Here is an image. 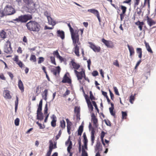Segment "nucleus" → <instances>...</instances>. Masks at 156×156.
<instances>
[{"label":"nucleus","mask_w":156,"mask_h":156,"mask_svg":"<svg viewBox=\"0 0 156 156\" xmlns=\"http://www.w3.org/2000/svg\"><path fill=\"white\" fill-rule=\"evenodd\" d=\"M144 44L146 48L148 51L151 53H153V51L151 48L149 43H147L146 41H145Z\"/></svg>","instance_id":"obj_24"},{"label":"nucleus","mask_w":156,"mask_h":156,"mask_svg":"<svg viewBox=\"0 0 156 156\" xmlns=\"http://www.w3.org/2000/svg\"><path fill=\"white\" fill-rule=\"evenodd\" d=\"M50 59H51V62L54 65H56V63L55 61V58L54 57L52 56H51L50 57Z\"/></svg>","instance_id":"obj_46"},{"label":"nucleus","mask_w":156,"mask_h":156,"mask_svg":"<svg viewBox=\"0 0 156 156\" xmlns=\"http://www.w3.org/2000/svg\"><path fill=\"white\" fill-rule=\"evenodd\" d=\"M68 26L69 28L71 34V37L74 47L73 48L74 52L76 56L79 57L80 56L79 53L80 46L81 44V43L79 41L78 34L80 30H77L74 31L70 23L68 24Z\"/></svg>","instance_id":"obj_1"},{"label":"nucleus","mask_w":156,"mask_h":156,"mask_svg":"<svg viewBox=\"0 0 156 156\" xmlns=\"http://www.w3.org/2000/svg\"><path fill=\"white\" fill-rule=\"evenodd\" d=\"M102 150V147L100 142H97L95 148V150L97 152L96 154H100Z\"/></svg>","instance_id":"obj_10"},{"label":"nucleus","mask_w":156,"mask_h":156,"mask_svg":"<svg viewBox=\"0 0 156 156\" xmlns=\"http://www.w3.org/2000/svg\"><path fill=\"white\" fill-rule=\"evenodd\" d=\"M22 40L23 42L26 44H28V40L26 36H24Z\"/></svg>","instance_id":"obj_57"},{"label":"nucleus","mask_w":156,"mask_h":156,"mask_svg":"<svg viewBox=\"0 0 156 156\" xmlns=\"http://www.w3.org/2000/svg\"><path fill=\"white\" fill-rule=\"evenodd\" d=\"M113 64L117 67H119V65L118 60H116L114 62Z\"/></svg>","instance_id":"obj_59"},{"label":"nucleus","mask_w":156,"mask_h":156,"mask_svg":"<svg viewBox=\"0 0 156 156\" xmlns=\"http://www.w3.org/2000/svg\"><path fill=\"white\" fill-rule=\"evenodd\" d=\"M48 90L47 89H45L44 90L43 95H42V97L43 98V99L45 101H46L47 100V96L48 95Z\"/></svg>","instance_id":"obj_35"},{"label":"nucleus","mask_w":156,"mask_h":156,"mask_svg":"<svg viewBox=\"0 0 156 156\" xmlns=\"http://www.w3.org/2000/svg\"><path fill=\"white\" fill-rule=\"evenodd\" d=\"M122 119H126L127 116V114L126 112L122 111Z\"/></svg>","instance_id":"obj_44"},{"label":"nucleus","mask_w":156,"mask_h":156,"mask_svg":"<svg viewBox=\"0 0 156 156\" xmlns=\"http://www.w3.org/2000/svg\"><path fill=\"white\" fill-rule=\"evenodd\" d=\"M4 52L7 54H11L12 51L11 47H4Z\"/></svg>","instance_id":"obj_23"},{"label":"nucleus","mask_w":156,"mask_h":156,"mask_svg":"<svg viewBox=\"0 0 156 156\" xmlns=\"http://www.w3.org/2000/svg\"><path fill=\"white\" fill-rule=\"evenodd\" d=\"M87 67L89 69H90V65L91 64V62L90 59H89L87 61Z\"/></svg>","instance_id":"obj_62"},{"label":"nucleus","mask_w":156,"mask_h":156,"mask_svg":"<svg viewBox=\"0 0 156 156\" xmlns=\"http://www.w3.org/2000/svg\"><path fill=\"white\" fill-rule=\"evenodd\" d=\"M62 134V130L61 129H60L59 131V133L58 134L56 135L55 136V140L56 141L57 140H58L60 136H61V135Z\"/></svg>","instance_id":"obj_47"},{"label":"nucleus","mask_w":156,"mask_h":156,"mask_svg":"<svg viewBox=\"0 0 156 156\" xmlns=\"http://www.w3.org/2000/svg\"><path fill=\"white\" fill-rule=\"evenodd\" d=\"M49 149L53 150V149L57 148L56 141H54L52 140H51L49 141Z\"/></svg>","instance_id":"obj_11"},{"label":"nucleus","mask_w":156,"mask_h":156,"mask_svg":"<svg viewBox=\"0 0 156 156\" xmlns=\"http://www.w3.org/2000/svg\"><path fill=\"white\" fill-rule=\"evenodd\" d=\"M62 82L63 83H68L70 84L71 83V80L67 75V74H66L63 78V80Z\"/></svg>","instance_id":"obj_15"},{"label":"nucleus","mask_w":156,"mask_h":156,"mask_svg":"<svg viewBox=\"0 0 156 156\" xmlns=\"http://www.w3.org/2000/svg\"><path fill=\"white\" fill-rule=\"evenodd\" d=\"M14 61L16 62V63L18 62H19V60L18 56L17 55H16L15 56L14 58L13 59Z\"/></svg>","instance_id":"obj_60"},{"label":"nucleus","mask_w":156,"mask_h":156,"mask_svg":"<svg viewBox=\"0 0 156 156\" xmlns=\"http://www.w3.org/2000/svg\"><path fill=\"white\" fill-rule=\"evenodd\" d=\"M57 36L61 37L62 39H64L65 38V33L63 31L60 30H58L57 32Z\"/></svg>","instance_id":"obj_19"},{"label":"nucleus","mask_w":156,"mask_h":156,"mask_svg":"<svg viewBox=\"0 0 156 156\" xmlns=\"http://www.w3.org/2000/svg\"><path fill=\"white\" fill-rule=\"evenodd\" d=\"M136 52L138 54V57L141 58L142 56V49L140 48H136Z\"/></svg>","instance_id":"obj_32"},{"label":"nucleus","mask_w":156,"mask_h":156,"mask_svg":"<svg viewBox=\"0 0 156 156\" xmlns=\"http://www.w3.org/2000/svg\"><path fill=\"white\" fill-rule=\"evenodd\" d=\"M92 120L93 122L94 125L97 127L98 125V119L96 118L94 113H93L91 115Z\"/></svg>","instance_id":"obj_17"},{"label":"nucleus","mask_w":156,"mask_h":156,"mask_svg":"<svg viewBox=\"0 0 156 156\" xmlns=\"http://www.w3.org/2000/svg\"><path fill=\"white\" fill-rule=\"evenodd\" d=\"M35 91L36 93L37 94V95H38L41 92V90H39V86H38L36 87Z\"/></svg>","instance_id":"obj_58"},{"label":"nucleus","mask_w":156,"mask_h":156,"mask_svg":"<svg viewBox=\"0 0 156 156\" xmlns=\"http://www.w3.org/2000/svg\"><path fill=\"white\" fill-rule=\"evenodd\" d=\"M112 5H113L115 9H118L119 8L121 9L122 10H126L127 8L126 7L122 6V5H119V7H118L117 6L115 7V5L114 4H112Z\"/></svg>","instance_id":"obj_36"},{"label":"nucleus","mask_w":156,"mask_h":156,"mask_svg":"<svg viewBox=\"0 0 156 156\" xmlns=\"http://www.w3.org/2000/svg\"><path fill=\"white\" fill-rule=\"evenodd\" d=\"M113 89L115 94L118 95H119V94L117 88L116 87H114Z\"/></svg>","instance_id":"obj_55"},{"label":"nucleus","mask_w":156,"mask_h":156,"mask_svg":"<svg viewBox=\"0 0 156 156\" xmlns=\"http://www.w3.org/2000/svg\"><path fill=\"white\" fill-rule=\"evenodd\" d=\"M0 36L3 39L6 38V33L4 30H2L0 32Z\"/></svg>","instance_id":"obj_31"},{"label":"nucleus","mask_w":156,"mask_h":156,"mask_svg":"<svg viewBox=\"0 0 156 156\" xmlns=\"http://www.w3.org/2000/svg\"><path fill=\"white\" fill-rule=\"evenodd\" d=\"M74 73L77 78L78 80L80 81L83 77H84L85 80H87L84 71H82L79 72L77 71H76Z\"/></svg>","instance_id":"obj_6"},{"label":"nucleus","mask_w":156,"mask_h":156,"mask_svg":"<svg viewBox=\"0 0 156 156\" xmlns=\"http://www.w3.org/2000/svg\"><path fill=\"white\" fill-rule=\"evenodd\" d=\"M4 97L6 98L10 99L12 97L10 94L9 91L8 90H5L4 91Z\"/></svg>","instance_id":"obj_21"},{"label":"nucleus","mask_w":156,"mask_h":156,"mask_svg":"<svg viewBox=\"0 0 156 156\" xmlns=\"http://www.w3.org/2000/svg\"><path fill=\"white\" fill-rule=\"evenodd\" d=\"M32 16L30 15H21L18 16V18L13 19V21H10V22L15 23L13 21H16L18 23L20 22L22 23H25L27 22L28 20H30L32 19Z\"/></svg>","instance_id":"obj_3"},{"label":"nucleus","mask_w":156,"mask_h":156,"mask_svg":"<svg viewBox=\"0 0 156 156\" xmlns=\"http://www.w3.org/2000/svg\"><path fill=\"white\" fill-rule=\"evenodd\" d=\"M135 95V94H134V95H131L129 97V101L131 104L133 103V101H134L135 97L134 96Z\"/></svg>","instance_id":"obj_40"},{"label":"nucleus","mask_w":156,"mask_h":156,"mask_svg":"<svg viewBox=\"0 0 156 156\" xmlns=\"http://www.w3.org/2000/svg\"><path fill=\"white\" fill-rule=\"evenodd\" d=\"M11 42L9 41V40H8L6 42V43L5 44L4 47H11Z\"/></svg>","instance_id":"obj_45"},{"label":"nucleus","mask_w":156,"mask_h":156,"mask_svg":"<svg viewBox=\"0 0 156 156\" xmlns=\"http://www.w3.org/2000/svg\"><path fill=\"white\" fill-rule=\"evenodd\" d=\"M114 109L109 108V110L110 114L112 115L115 117V112L113 111Z\"/></svg>","instance_id":"obj_49"},{"label":"nucleus","mask_w":156,"mask_h":156,"mask_svg":"<svg viewBox=\"0 0 156 156\" xmlns=\"http://www.w3.org/2000/svg\"><path fill=\"white\" fill-rule=\"evenodd\" d=\"M18 86L22 92L24 91V87L23 83L20 79L18 82Z\"/></svg>","instance_id":"obj_18"},{"label":"nucleus","mask_w":156,"mask_h":156,"mask_svg":"<svg viewBox=\"0 0 156 156\" xmlns=\"http://www.w3.org/2000/svg\"><path fill=\"white\" fill-rule=\"evenodd\" d=\"M109 141L106 140V139H105V145H103L105 147H107L109 146Z\"/></svg>","instance_id":"obj_56"},{"label":"nucleus","mask_w":156,"mask_h":156,"mask_svg":"<svg viewBox=\"0 0 156 156\" xmlns=\"http://www.w3.org/2000/svg\"><path fill=\"white\" fill-rule=\"evenodd\" d=\"M90 44L89 47L94 51L99 52L101 50V48L99 46H97L91 42H89Z\"/></svg>","instance_id":"obj_9"},{"label":"nucleus","mask_w":156,"mask_h":156,"mask_svg":"<svg viewBox=\"0 0 156 156\" xmlns=\"http://www.w3.org/2000/svg\"><path fill=\"white\" fill-rule=\"evenodd\" d=\"M95 131L94 129H93L91 130V139L92 144H93L94 142V140L95 139L94 134Z\"/></svg>","instance_id":"obj_28"},{"label":"nucleus","mask_w":156,"mask_h":156,"mask_svg":"<svg viewBox=\"0 0 156 156\" xmlns=\"http://www.w3.org/2000/svg\"><path fill=\"white\" fill-rule=\"evenodd\" d=\"M127 46L130 52V55L131 57L132 55H133L135 53L134 48L132 46H130L129 44H128Z\"/></svg>","instance_id":"obj_27"},{"label":"nucleus","mask_w":156,"mask_h":156,"mask_svg":"<svg viewBox=\"0 0 156 156\" xmlns=\"http://www.w3.org/2000/svg\"><path fill=\"white\" fill-rule=\"evenodd\" d=\"M60 126L62 128V130L65 128L66 122L64 120H62L60 121Z\"/></svg>","instance_id":"obj_33"},{"label":"nucleus","mask_w":156,"mask_h":156,"mask_svg":"<svg viewBox=\"0 0 156 156\" xmlns=\"http://www.w3.org/2000/svg\"><path fill=\"white\" fill-rule=\"evenodd\" d=\"M53 54L54 55L56 56L57 58L59 55V54L57 50L53 51Z\"/></svg>","instance_id":"obj_64"},{"label":"nucleus","mask_w":156,"mask_h":156,"mask_svg":"<svg viewBox=\"0 0 156 156\" xmlns=\"http://www.w3.org/2000/svg\"><path fill=\"white\" fill-rule=\"evenodd\" d=\"M48 106L47 104H46L44 109V114H47L48 113Z\"/></svg>","instance_id":"obj_63"},{"label":"nucleus","mask_w":156,"mask_h":156,"mask_svg":"<svg viewBox=\"0 0 156 156\" xmlns=\"http://www.w3.org/2000/svg\"><path fill=\"white\" fill-rule=\"evenodd\" d=\"M15 124L16 126H18L19 125L20 119L18 118H16L15 120Z\"/></svg>","instance_id":"obj_54"},{"label":"nucleus","mask_w":156,"mask_h":156,"mask_svg":"<svg viewBox=\"0 0 156 156\" xmlns=\"http://www.w3.org/2000/svg\"><path fill=\"white\" fill-rule=\"evenodd\" d=\"M42 100H41L40 101L39 105L37 108V112H41L42 109Z\"/></svg>","instance_id":"obj_30"},{"label":"nucleus","mask_w":156,"mask_h":156,"mask_svg":"<svg viewBox=\"0 0 156 156\" xmlns=\"http://www.w3.org/2000/svg\"><path fill=\"white\" fill-rule=\"evenodd\" d=\"M82 156H88L87 152L85 151L84 149L83 148V147L82 146Z\"/></svg>","instance_id":"obj_51"},{"label":"nucleus","mask_w":156,"mask_h":156,"mask_svg":"<svg viewBox=\"0 0 156 156\" xmlns=\"http://www.w3.org/2000/svg\"><path fill=\"white\" fill-rule=\"evenodd\" d=\"M44 15L47 17V18H48V17H50L51 16L50 13L47 11H46L44 12Z\"/></svg>","instance_id":"obj_53"},{"label":"nucleus","mask_w":156,"mask_h":156,"mask_svg":"<svg viewBox=\"0 0 156 156\" xmlns=\"http://www.w3.org/2000/svg\"><path fill=\"white\" fill-rule=\"evenodd\" d=\"M83 131V126L82 125L80 126L78 130V136H81Z\"/></svg>","instance_id":"obj_29"},{"label":"nucleus","mask_w":156,"mask_h":156,"mask_svg":"<svg viewBox=\"0 0 156 156\" xmlns=\"http://www.w3.org/2000/svg\"><path fill=\"white\" fill-rule=\"evenodd\" d=\"M36 124L39 126L40 129H43L45 128L44 125H42L41 124L39 123L38 122H36Z\"/></svg>","instance_id":"obj_50"},{"label":"nucleus","mask_w":156,"mask_h":156,"mask_svg":"<svg viewBox=\"0 0 156 156\" xmlns=\"http://www.w3.org/2000/svg\"><path fill=\"white\" fill-rule=\"evenodd\" d=\"M16 13V10H0V16L2 17L5 16L13 15Z\"/></svg>","instance_id":"obj_5"},{"label":"nucleus","mask_w":156,"mask_h":156,"mask_svg":"<svg viewBox=\"0 0 156 156\" xmlns=\"http://www.w3.org/2000/svg\"><path fill=\"white\" fill-rule=\"evenodd\" d=\"M44 59L43 57H39L38 58V64H40L41 63L43 62L44 61Z\"/></svg>","instance_id":"obj_48"},{"label":"nucleus","mask_w":156,"mask_h":156,"mask_svg":"<svg viewBox=\"0 0 156 156\" xmlns=\"http://www.w3.org/2000/svg\"><path fill=\"white\" fill-rule=\"evenodd\" d=\"M90 98L92 101L93 100H95V97L93 96L92 92L90 91Z\"/></svg>","instance_id":"obj_42"},{"label":"nucleus","mask_w":156,"mask_h":156,"mask_svg":"<svg viewBox=\"0 0 156 156\" xmlns=\"http://www.w3.org/2000/svg\"><path fill=\"white\" fill-rule=\"evenodd\" d=\"M85 98L86 100L87 106L90 112H92L93 111V107L92 104L89 98L88 95L86 94L85 96Z\"/></svg>","instance_id":"obj_7"},{"label":"nucleus","mask_w":156,"mask_h":156,"mask_svg":"<svg viewBox=\"0 0 156 156\" xmlns=\"http://www.w3.org/2000/svg\"><path fill=\"white\" fill-rule=\"evenodd\" d=\"M60 70V67L58 66L55 67V69H52L51 70V72L54 75L56 76L57 75H59Z\"/></svg>","instance_id":"obj_13"},{"label":"nucleus","mask_w":156,"mask_h":156,"mask_svg":"<svg viewBox=\"0 0 156 156\" xmlns=\"http://www.w3.org/2000/svg\"><path fill=\"white\" fill-rule=\"evenodd\" d=\"M88 11L94 14L98 19L99 22L100 23L101 20L100 16V13L98 10H88Z\"/></svg>","instance_id":"obj_14"},{"label":"nucleus","mask_w":156,"mask_h":156,"mask_svg":"<svg viewBox=\"0 0 156 156\" xmlns=\"http://www.w3.org/2000/svg\"><path fill=\"white\" fill-rule=\"evenodd\" d=\"M51 119L52 120L51 122V126L53 127H55L56 125V117L55 115H53Z\"/></svg>","instance_id":"obj_20"},{"label":"nucleus","mask_w":156,"mask_h":156,"mask_svg":"<svg viewBox=\"0 0 156 156\" xmlns=\"http://www.w3.org/2000/svg\"><path fill=\"white\" fill-rule=\"evenodd\" d=\"M66 120L67 124V132L69 134H71L70 130L71 126L72 125V123L68 119H66Z\"/></svg>","instance_id":"obj_12"},{"label":"nucleus","mask_w":156,"mask_h":156,"mask_svg":"<svg viewBox=\"0 0 156 156\" xmlns=\"http://www.w3.org/2000/svg\"><path fill=\"white\" fill-rule=\"evenodd\" d=\"M101 41L108 48H112L114 47L113 42L111 41L106 40L103 38L101 39Z\"/></svg>","instance_id":"obj_8"},{"label":"nucleus","mask_w":156,"mask_h":156,"mask_svg":"<svg viewBox=\"0 0 156 156\" xmlns=\"http://www.w3.org/2000/svg\"><path fill=\"white\" fill-rule=\"evenodd\" d=\"M26 26L27 29L30 31L38 32L40 28V25L34 21H30L26 24Z\"/></svg>","instance_id":"obj_2"},{"label":"nucleus","mask_w":156,"mask_h":156,"mask_svg":"<svg viewBox=\"0 0 156 156\" xmlns=\"http://www.w3.org/2000/svg\"><path fill=\"white\" fill-rule=\"evenodd\" d=\"M18 98L17 96L16 97V100L15 101V111L16 112L17 109V107L18 104Z\"/></svg>","instance_id":"obj_38"},{"label":"nucleus","mask_w":156,"mask_h":156,"mask_svg":"<svg viewBox=\"0 0 156 156\" xmlns=\"http://www.w3.org/2000/svg\"><path fill=\"white\" fill-rule=\"evenodd\" d=\"M30 60L33 61L34 62H35L36 61V58L35 55H31L30 56Z\"/></svg>","instance_id":"obj_37"},{"label":"nucleus","mask_w":156,"mask_h":156,"mask_svg":"<svg viewBox=\"0 0 156 156\" xmlns=\"http://www.w3.org/2000/svg\"><path fill=\"white\" fill-rule=\"evenodd\" d=\"M72 142H70V144H69V146L67 147V150L68 152L71 151V149L72 148Z\"/></svg>","instance_id":"obj_52"},{"label":"nucleus","mask_w":156,"mask_h":156,"mask_svg":"<svg viewBox=\"0 0 156 156\" xmlns=\"http://www.w3.org/2000/svg\"><path fill=\"white\" fill-rule=\"evenodd\" d=\"M69 65L70 68L72 69H74V72L76 71H77V70L78 69L80 66L79 63L75 62L74 60L73 59L70 62Z\"/></svg>","instance_id":"obj_4"},{"label":"nucleus","mask_w":156,"mask_h":156,"mask_svg":"<svg viewBox=\"0 0 156 156\" xmlns=\"http://www.w3.org/2000/svg\"><path fill=\"white\" fill-rule=\"evenodd\" d=\"M48 23L49 24L53 26H55L56 24V23L55 21H54V20L51 18L50 16V17H48L47 18Z\"/></svg>","instance_id":"obj_25"},{"label":"nucleus","mask_w":156,"mask_h":156,"mask_svg":"<svg viewBox=\"0 0 156 156\" xmlns=\"http://www.w3.org/2000/svg\"><path fill=\"white\" fill-rule=\"evenodd\" d=\"M126 10H122V13H121L120 15V20L121 21H122L123 19L124 18V16L126 15L125 13Z\"/></svg>","instance_id":"obj_39"},{"label":"nucleus","mask_w":156,"mask_h":156,"mask_svg":"<svg viewBox=\"0 0 156 156\" xmlns=\"http://www.w3.org/2000/svg\"><path fill=\"white\" fill-rule=\"evenodd\" d=\"M92 103L94 106L95 107V109L98 112V113L99 112V110L98 108V106L96 104L95 101H92Z\"/></svg>","instance_id":"obj_43"},{"label":"nucleus","mask_w":156,"mask_h":156,"mask_svg":"<svg viewBox=\"0 0 156 156\" xmlns=\"http://www.w3.org/2000/svg\"><path fill=\"white\" fill-rule=\"evenodd\" d=\"M105 133L104 131H102L101 132L100 136L101 141L103 145H105V143L104 140V137L105 136Z\"/></svg>","instance_id":"obj_34"},{"label":"nucleus","mask_w":156,"mask_h":156,"mask_svg":"<svg viewBox=\"0 0 156 156\" xmlns=\"http://www.w3.org/2000/svg\"><path fill=\"white\" fill-rule=\"evenodd\" d=\"M70 93V91L68 90H67L66 92L63 94V97H65L66 96L68 95Z\"/></svg>","instance_id":"obj_61"},{"label":"nucleus","mask_w":156,"mask_h":156,"mask_svg":"<svg viewBox=\"0 0 156 156\" xmlns=\"http://www.w3.org/2000/svg\"><path fill=\"white\" fill-rule=\"evenodd\" d=\"M135 24L136 25L138 26V28L140 30H142L143 26L144 24V22H140L139 21H138L135 23Z\"/></svg>","instance_id":"obj_22"},{"label":"nucleus","mask_w":156,"mask_h":156,"mask_svg":"<svg viewBox=\"0 0 156 156\" xmlns=\"http://www.w3.org/2000/svg\"><path fill=\"white\" fill-rule=\"evenodd\" d=\"M37 119L40 121L44 119L43 114L41 112H37Z\"/></svg>","instance_id":"obj_26"},{"label":"nucleus","mask_w":156,"mask_h":156,"mask_svg":"<svg viewBox=\"0 0 156 156\" xmlns=\"http://www.w3.org/2000/svg\"><path fill=\"white\" fill-rule=\"evenodd\" d=\"M147 22L148 25L151 27L152 25H154L156 23V22L153 20L151 18H150L148 16L147 17Z\"/></svg>","instance_id":"obj_16"},{"label":"nucleus","mask_w":156,"mask_h":156,"mask_svg":"<svg viewBox=\"0 0 156 156\" xmlns=\"http://www.w3.org/2000/svg\"><path fill=\"white\" fill-rule=\"evenodd\" d=\"M24 2L29 5H34V4L32 2V0H23Z\"/></svg>","instance_id":"obj_41"}]
</instances>
